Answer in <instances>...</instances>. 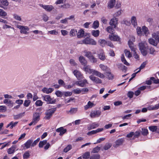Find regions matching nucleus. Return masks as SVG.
I'll return each instance as SVG.
<instances>
[{
  "mask_svg": "<svg viewBox=\"0 0 159 159\" xmlns=\"http://www.w3.org/2000/svg\"><path fill=\"white\" fill-rule=\"evenodd\" d=\"M83 69L86 73H88L89 74H92L101 79H104L105 78V76L103 74L101 73L98 71L96 70L91 69L90 66L89 65L84 66Z\"/></svg>",
  "mask_w": 159,
  "mask_h": 159,
  "instance_id": "obj_1",
  "label": "nucleus"
},
{
  "mask_svg": "<svg viewBox=\"0 0 159 159\" xmlns=\"http://www.w3.org/2000/svg\"><path fill=\"white\" fill-rule=\"evenodd\" d=\"M147 43L145 42L139 43V50L142 54L144 56H146L147 54Z\"/></svg>",
  "mask_w": 159,
  "mask_h": 159,
  "instance_id": "obj_2",
  "label": "nucleus"
},
{
  "mask_svg": "<svg viewBox=\"0 0 159 159\" xmlns=\"http://www.w3.org/2000/svg\"><path fill=\"white\" fill-rule=\"evenodd\" d=\"M84 52L85 53V56L88 58L91 62L95 63L97 62V59L93 55L91 52L85 50Z\"/></svg>",
  "mask_w": 159,
  "mask_h": 159,
  "instance_id": "obj_3",
  "label": "nucleus"
},
{
  "mask_svg": "<svg viewBox=\"0 0 159 159\" xmlns=\"http://www.w3.org/2000/svg\"><path fill=\"white\" fill-rule=\"evenodd\" d=\"M43 101H46L47 104H54L56 102V99L52 98L48 95H44L42 96Z\"/></svg>",
  "mask_w": 159,
  "mask_h": 159,
  "instance_id": "obj_4",
  "label": "nucleus"
},
{
  "mask_svg": "<svg viewBox=\"0 0 159 159\" xmlns=\"http://www.w3.org/2000/svg\"><path fill=\"white\" fill-rule=\"evenodd\" d=\"M56 107L52 108L47 110L45 112L46 116L45 118L47 119H49L56 111Z\"/></svg>",
  "mask_w": 159,
  "mask_h": 159,
  "instance_id": "obj_5",
  "label": "nucleus"
},
{
  "mask_svg": "<svg viewBox=\"0 0 159 159\" xmlns=\"http://www.w3.org/2000/svg\"><path fill=\"white\" fill-rule=\"evenodd\" d=\"M39 5L48 12H50L53 10L54 9V7L52 5H43L42 4H39Z\"/></svg>",
  "mask_w": 159,
  "mask_h": 159,
  "instance_id": "obj_6",
  "label": "nucleus"
},
{
  "mask_svg": "<svg viewBox=\"0 0 159 159\" xmlns=\"http://www.w3.org/2000/svg\"><path fill=\"white\" fill-rule=\"evenodd\" d=\"M16 27L18 28L20 30V32L21 33L25 34H28V32L27 31L29 30V29L27 26L17 25Z\"/></svg>",
  "mask_w": 159,
  "mask_h": 159,
  "instance_id": "obj_7",
  "label": "nucleus"
},
{
  "mask_svg": "<svg viewBox=\"0 0 159 159\" xmlns=\"http://www.w3.org/2000/svg\"><path fill=\"white\" fill-rule=\"evenodd\" d=\"M101 114V112L99 110H93L90 112V116L91 118L99 117Z\"/></svg>",
  "mask_w": 159,
  "mask_h": 159,
  "instance_id": "obj_8",
  "label": "nucleus"
},
{
  "mask_svg": "<svg viewBox=\"0 0 159 159\" xmlns=\"http://www.w3.org/2000/svg\"><path fill=\"white\" fill-rule=\"evenodd\" d=\"M82 43L85 44H91L95 45L96 44V42L93 39H90L89 38H86L84 39L82 41Z\"/></svg>",
  "mask_w": 159,
  "mask_h": 159,
  "instance_id": "obj_9",
  "label": "nucleus"
},
{
  "mask_svg": "<svg viewBox=\"0 0 159 159\" xmlns=\"http://www.w3.org/2000/svg\"><path fill=\"white\" fill-rule=\"evenodd\" d=\"M40 114L39 113L35 112L33 114L32 121L34 123L36 124L39 121L40 119Z\"/></svg>",
  "mask_w": 159,
  "mask_h": 159,
  "instance_id": "obj_10",
  "label": "nucleus"
},
{
  "mask_svg": "<svg viewBox=\"0 0 159 159\" xmlns=\"http://www.w3.org/2000/svg\"><path fill=\"white\" fill-rule=\"evenodd\" d=\"M89 78L92 81L95 82L96 84H100L102 83V81L101 79H99L98 78L94 76L93 75H90Z\"/></svg>",
  "mask_w": 159,
  "mask_h": 159,
  "instance_id": "obj_11",
  "label": "nucleus"
},
{
  "mask_svg": "<svg viewBox=\"0 0 159 159\" xmlns=\"http://www.w3.org/2000/svg\"><path fill=\"white\" fill-rule=\"evenodd\" d=\"M117 21L118 19L114 17L111 20L109 24L111 26H113L114 28H116L118 24Z\"/></svg>",
  "mask_w": 159,
  "mask_h": 159,
  "instance_id": "obj_12",
  "label": "nucleus"
},
{
  "mask_svg": "<svg viewBox=\"0 0 159 159\" xmlns=\"http://www.w3.org/2000/svg\"><path fill=\"white\" fill-rule=\"evenodd\" d=\"M73 73L78 80H80L83 78V75L79 70H74L73 72Z\"/></svg>",
  "mask_w": 159,
  "mask_h": 159,
  "instance_id": "obj_13",
  "label": "nucleus"
},
{
  "mask_svg": "<svg viewBox=\"0 0 159 159\" xmlns=\"http://www.w3.org/2000/svg\"><path fill=\"white\" fill-rule=\"evenodd\" d=\"M54 90V89L52 88H48L44 87L42 89V91L43 93L46 94H49L52 93Z\"/></svg>",
  "mask_w": 159,
  "mask_h": 159,
  "instance_id": "obj_14",
  "label": "nucleus"
},
{
  "mask_svg": "<svg viewBox=\"0 0 159 159\" xmlns=\"http://www.w3.org/2000/svg\"><path fill=\"white\" fill-rule=\"evenodd\" d=\"M98 57L99 59L100 60L104 61L106 59V56L105 53L103 50H101L100 51V53L98 54Z\"/></svg>",
  "mask_w": 159,
  "mask_h": 159,
  "instance_id": "obj_15",
  "label": "nucleus"
},
{
  "mask_svg": "<svg viewBox=\"0 0 159 159\" xmlns=\"http://www.w3.org/2000/svg\"><path fill=\"white\" fill-rule=\"evenodd\" d=\"M124 140L123 138L120 139L115 141V144L113 145L114 147H117L118 146L122 145L124 143Z\"/></svg>",
  "mask_w": 159,
  "mask_h": 159,
  "instance_id": "obj_16",
  "label": "nucleus"
},
{
  "mask_svg": "<svg viewBox=\"0 0 159 159\" xmlns=\"http://www.w3.org/2000/svg\"><path fill=\"white\" fill-rule=\"evenodd\" d=\"M79 60L82 65L85 66L87 65V61L85 58L83 56H80L79 57Z\"/></svg>",
  "mask_w": 159,
  "mask_h": 159,
  "instance_id": "obj_17",
  "label": "nucleus"
},
{
  "mask_svg": "<svg viewBox=\"0 0 159 159\" xmlns=\"http://www.w3.org/2000/svg\"><path fill=\"white\" fill-rule=\"evenodd\" d=\"M109 38L111 40L114 41H119L120 39L118 35H114L113 34L109 35Z\"/></svg>",
  "mask_w": 159,
  "mask_h": 159,
  "instance_id": "obj_18",
  "label": "nucleus"
},
{
  "mask_svg": "<svg viewBox=\"0 0 159 159\" xmlns=\"http://www.w3.org/2000/svg\"><path fill=\"white\" fill-rule=\"evenodd\" d=\"M16 146L15 145L12 146L10 148L7 150V152L9 154H13L15 151Z\"/></svg>",
  "mask_w": 159,
  "mask_h": 159,
  "instance_id": "obj_19",
  "label": "nucleus"
},
{
  "mask_svg": "<svg viewBox=\"0 0 159 159\" xmlns=\"http://www.w3.org/2000/svg\"><path fill=\"white\" fill-rule=\"evenodd\" d=\"M56 132H59V135L60 136H62L64 134L66 131V129H64L62 127H61L57 129L56 130Z\"/></svg>",
  "mask_w": 159,
  "mask_h": 159,
  "instance_id": "obj_20",
  "label": "nucleus"
},
{
  "mask_svg": "<svg viewBox=\"0 0 159 159\" xmlns=\"http://www.w3.org/2000/svg\"><path fill=\"white\" fill-rule=\"evenodd\" d=\"M3 103L4 104H8V106L10 107H11L13 106V102L12 101L8 99H5L3 101Z\"/></svg>",
  "mask_w": 159,
  "mask_h": 159,
  "instance_id": "obj_21",
  "label": "nucleus"
},
{
  "mask_svg": "<svg viewBox=\"0 0 159 159\" xmlns=\"http://www.w3.org/2000/svg\"><path fill=\"white\" fill-rule=\"evenodd\" d=\"M99 66L102 70L105 72H106L110 70L109 68L107 66L104 65L102 64H100Z\"/></svg>",
  "mask_w": 159,
  "mask_h": 159,
  "instance_id": "obj_22",
  "label": "nucleus"
},
{
  "mask_svg": "<svg viewBox=\"0 0 159 159\" xmlns=\"http://www.w3.org/2000/svg\"><path fill=\"white\" fill-rule=\"evenodd\" d=\"M33 142V140L32 139H29L27 142L24 144L25 147L26 149L29 148L31 146V144Z\"/></svg>",
  "mask_w": 159,
  "mask_h": 159,
  "instance_id": "obj_23",
  "label": "nucleus"
},
{
  "mask_svg": "<svg viewBox=\"0 0 159 159\" xmlns=\"http://www.w3.org/2000/svg\"><path fill=\"white\" fill-rule=\"evenodd\" d=\"M95 106V104L92 102L91 101H89L88 102L87 104L84 106V108L85 110H86L89 108H91L93 106Z\"/></svg>",
  "mask_w": 159,
  "mask_h": 159,
  "instance_id": "obj_24",
  "label": "nucleus"
},
{
  "mask_svg": "<svg viewBox=\"0 0 159 159\" xmlns=\"http://www.w3.org/2000/svg\"><path fill=\"white\" fill-rule=\"evenodd\" d=\"M8 5V2L7 0H0V7L4 8V6H7Z\"/></svg>",
  "mask_w": 159,
  "mask_h": 159,
  "instance_id": "obj_25",
  "label": "nucleus"
},
{
  "mask_svg": "<svg viewBox=\"0 0 159 159\" xmlns=\"http://www.w3.org/2000/svg\"><path fill=\"white\" fill-rule=\"evenodd\" d=\"M131 22L132 24L134 27L136 26L137 25V23L136 17L134 16H133L131 18Z\"/></svg>",
  "mask_w": 159,
  "mask_h": 159,
  "instance_id": "obj_26",
  "label": "nucleus"
},
{
  "mask_svg": "<svg viewBox=\"0 0 159 159\" xmlns=\"http://www.w3.org/2000/svg\"><path fill=\"white\" fill-rule=\"evenodd\" d=\"M88 84L86 80H84L82 81H79L77 83V84L80 87H83L85 85V84Z\"/></svg>",
  "mask_w": 159,
  "mask_h": 159,
  "instance_id": "obj_27",
  "label": "nucleus"
},
{
  "mask_svg": "<svg viewBox=\"0 0 159 159\" xmlns=\"http://www.w3.org/2000/svg\"><path fill=\"white\" fill-rule=\"evenodd\" d=\"M149 129L152 132L157 130V132L159 133V128L158 129L157 127L156 126H152L149 127Z\"/></svg>",
  "mask_w": 159,
  "mask_h": 159,
  "instance_id": "obj_28",
  "label": "nucleus"
},
{
  "mask_svg": "<svg viewBox=\"0 0 159 159\" xmlns=\"http://www.w3.org/2000/svg\"><path fill=\"white\" fill-rule=\"evenodd\" d=\"M142 34H143L146 36H147L149 32L148 28L145 26L142 27Z\"/></svg>",
  "mask_w": 159,
  "mask_h": 159,
  "instance_id": "obj_29",
  "label": "nucleus"
},
{
  "mask_svg": "<svg viewBox=\"0 0 159 159\" xmlns=\"http://www.w3.org/2000/svg\"><path fill=\"white\" fill-rule=\"evenodd\" d=\"M114 28H114L113 26L110 25V26H109L107 27L106 29V30L109 33L112 34L114 31Z\"/></svg>",
  "mask_w": 159,
  "mask_h": 159,
  "instance_id": "obj_30",
  "label": "nucleus"
},
{
  "mask_svg": "<svg viewBox=\"0 0 159 159\" xmlns=\"http://www.w3.org/2000/svg\"><path fill=\"white\" fill-rule=\"evenodd\" d=\"M84 32L82 29L80 30L77 33V37L78 38H81L84 37Z\"/></svg>",
  "mask_w": 159,
  "mask_h": 159,
  "instance_id": "obj_31",
  "label": "nucleus"
},
{
  "mask_svg": "<svg viewBox=\"0 0 159 159\" xmlns=\"http://www.w3.org/2000/svg\"><path fill=\"white\" fill-rule=\"evenodd\" d=\"M25 112L20 113L18 115H14L13 117L14 119L15 120H17L22 118L23 116H24Z\"/></svg>",
  "mask_w": 159,
  "mask_h": 159,
  "instance_id": "obj_32",
  "label": "nucleus"
},
{
  "mask_svg": "<svg viewBox=\"0 0 159 159\" xmlns=\"http://www.w3.org/2000/svg\"><path fill=\"white\" fill-rule=\"evenodd\" d=\"M99 124L96 122L93 123L91 125H90V126L88 127L89 130L91 129L96 128V127L99 126Z\"/></svg>",
  "mask_w": 159,
  "mask_h": 159,
  "instance_id": "obj_33",
  "label": "nucleus"
},
{
  "mask_svg": "<svg viewBox=\"0 0 159 159\" xmlns=\"http://www.w3.org/2000/svg\"><path fill=\"white\" fill-rule=\"evenodd\" d=\"M115 0H110L108 4V7L110 8H112L115 4Z\"/></svg>",
  "mask_w": 159,
  "mask_h": 159,
  "instance_id": "obj_34",
  "label": "nucleus"
},
{
  "mask_svg": "<svg viewBox=\"0 0 159 159\" xmlns=\"http://www.w3.org/2000/svg\"><path fill=\"white\" fill-rule=\"evenodd\" d=\"M100 45L102 47H104L106 44L107 41L104 39H100L98 40Z\"/></svg>",
  "mask_w": 159,
  "mask_h": 159,
  "instance_id": "obj_35",
  "label": "nucleus"
},
{
  "mask_svg": "<svg viewBox=\"0 0 159 159\" xmlns=\"http://www.w3.org/2000/svg\"><path fill=\"white\" fill-rule=\"evenodd\" d=\"M110 71L106 72V75L109 80H112L113 78V75Z\"/></svg>",
  "mask_w": 159,
  "mask_h": 159,
  "instance_id": "obj_36",
  "label": "nucleus"
},
{
  "mask_svg": "<svg viewBox=\"0 0 159 159\" xmlns=\"http://www.w3.org/2000/svg\"><path fill=\"white\" fill-rule=\"evenodd\" d=\"M92 34L94 37H97L99 36V31L98 30H93L92 31Z\"/></svg>",
  "mask_w": 159,
  "mask_h": 159,
  "instance_id": "obj_37",
  "label": "nucleus"
},
{
  "mask_svg": "<svg viewBox=\"0 0 159 159\" xmlns=\"http://www.w3.org/2000/svg\"><path fill=\"white\" fill-rule=\"evenodd\" d=\"M100 149V147L97 146L93 149L91 152V153H98Z\"/></svg>",
  "mask_w": 159,
  "mask_h": 159,
  "instance_id": "obj_38",
  "label": "nucleus"
},
{
  "mask_svg": "<svg viewBox=\"0 0 159 159\" xmlns=\"http://www.w3.org/2000/svg\"><path fill=\"white\" fill-rule=\"evenodd\" d=\"M47 140H43L42 141H40L39 144V148H42L43 147V146L47 143Z\"/></svg>",
  "mask_w": 159,
  "mask_h": 159,
  "instance_id": "obj_39",
  "label": "nucleus"
},
{
  "mask_svg": "<svg viewBox=\"0 0 159 159\" xmlns=\"http://www.w3.org/2000/svg\"><path fill=\"white\" fill-rule=\"evenodd\" d=\"M121 60L126 65V66H129V64L128 63L125 58L124 55V54H122L121 57Z\"/></svg>",
  "mask_w": 159,
  "mask_h": 159,
  "instance_id": "obj_40",
  "label": "nucleus"
},
{
  "mask_svg": "<svg viewBox=\"0 0 159 159\" xmlns=\"http://www.w3.org/2000/svg\"><path fill=\"white\" fill-rule=\"evenodd\" d=\"M90 155V152H85L83 155L82 158L84 159H87L89 158Z\"/></svg>",
  "mask_w": 159,
  "mask_h": 159,
  "instance_id": "obj_41",
  "label": "nucleus"
},
{
  "mask_svg": "<svg viewBox=\"0 0 159 159\" xmlns=\"http://www.w3.org/2000/svg\"><path fill=\"white\" fill-rule=\"evenodd\" d=\"M100 156L98 154H93L90 157V159H100Z\"/></svg>",
  "mask_w": 159,
  "mask_h": 159,
  "instance_id": "obj_42",
  "label": "nucleus"
},
{
  "mask_svg": "<svg viewBox=\"0 0 159 159\" xmlns=\"http://www.w3.org/2000/svg\"><path fill=\"white\" fill-rule=\"evenodd\" d=\"M55 94L57 97H61L63 95V92L57 90L56 91Z\"/></svg>",
  "mask_w": 159,
  "mask_h": 159,
  "instance_id": "obj_43",
  "label": "nucleus"
},
{
  "mask_svg": "<svg viewBox=\"0 0 159 159\" xmlns=\"http://www.w3.org/2000/svg\"><path fill=\"white\" fill-rule=\"evenodd\" d=\"M78 109L77 108H72L70 109L69 111V112L71 114L75 113L77 111Z\"/></svg>",
  "mask_w": 159,
  "mask_h": 159,
  "instance_id": "obj_44",
  "label": "nucleus"
},
{
  "mask_svg": "<svg viewBox=\"0 0 159 159\" xmlns=\"http://www.w3.org/2000/svg\"><path fill=\"white\" fill-rule=\"evenodd\" d=\"M142 134L143 136H146L148 134V130L147 129H142Z\"/></svg>",
  "mask_w": 159,
  "mask_h": 159,
  "instance_id": "obj_45",
  "label": "nucleus"
},
{
  "mask_svg": "<svg viewBox=\"0 0 159 159\" xmlns=\"http://www.w3.org/2000/svg\"><path fill=\"white\" fill-rule=\"evenodd\" d=\"M77 33V31L76 30L74 29H72L70 32V36H75Z\"/></svg>",
  "mask_w": 159,
  "mask_h": 159,
  "instance_id": "obj_46",
  "label": "nucleus"
},
{
  "mask_svg": "<svg viewBox=\"0 0 159 159\" xmlns=\"http://www.w3.org/2000/svg\"><path fill=\"white\" fill-rule=\"evenodd\" d=\"M146 65V64L145 62H144L143 63L141 64V65L138 68H137V69H136L135 70L137 71L138 70H139L138 71H139L140 72L142 69H143L145 67Z\"/></svg>",
  "mask_w": 159,
  "mask_h": 159,
  "instance_id": "obj_47",
  "label": "nucleus"
},
{
  "mask_svg": "<svg viewBox=\"0 0 159 159\" xmlns=\"http://www.w3.org/2000/svg\"><path fill=\"white\" fill-rule=\"evenodd\" d=\"M111 146V144L110 143H107L103 147V149L105 150H107L109 149Z\"/></svg>",
  "mask_w": 159,
  "mask_h": 159,
  "instance_id": "obj_48",
  "label": "nucleus"
},
{
  "mask_svg": "<svg viewBox=\"0 0 159 159\" xmlns=\"http://www.w3.org/2000/svg\"><path fill=\"white\" fill-rule=\"evenodd\" d=\"M7 16V13L2 9V11L0 14V16L3 18H6L5 17Z\"/></svg>",
  "mask_w": 159,
  "mask_h": 159,
  "instance_id": "obj_49",
  "label": "nucleus"
},
{
  "mask_svg": "<svg viewBox=\"0 0 159 159\" xmlns=\"http://www.w3.org/2000/svg\"><path fill=\"white\" fill-rule=\"evenodd\" d=\"M99 25V23L98 21L97 20H96L93 22V27L94 29H96L98 27Z\"/></svg>",
  "mask_w": 159,
  "mask_h": 159,
  "instance_id": "obj_50",
  "label": "nucleus"
},
{
  "mask_svg": "<svg viewBox=\"0 0 159 159\" xmlns=\"http://www.w3.org/2000/svg\"><path fill=\"white\" fill-rule=\"evenodd\" d=\"M72 148V146L70 144L68 145L64 149V152H67L69 151Z\"/></svg>",
  "mask_w": 159,
  "mask_h": 159,
  "instance_id": "obj_51",
  "label": "nucleus"
},
{
  "mask_svg": "<svg viewBox=\"0 0 159 159\" xmlns=\"http://www.w3.org/2000/svg\"><path fill=\"white\" fill-rule=\"evenodd\" d=\"M149 43L152 45L156 46L157 44L155 42V41L152 38H150L148 40Z\"/></svg>",
  "mask_w": 159,
  "mask_h": 159,
  "instance_id": "obj_52",
  "label": "nucleus"
},
{
  "mask_svg": "<svg viewBox=\"0 0 159 159\" xmlns=\"http://www.w3.org/2000/svg\"><path fill=\"white\" fill-rule=\"evenodd\" d=\"M136 30L137 33L139 35H141L142 34V30L141 27H138Z\"/></svg>",
  "mask_w": 159,
  "mask_h": 159,
  "instance_id": "obj_53",
  "label": "nucleus"
},
{
  "mask_svg": "<svg viewBox=\"0 0 159 159\" xmlns=\"http://www.w3.org/2000/svg\"><path fill=\"white\" fill-rule=\"evenodd\" d=\"M124 52L125 56L128 57L130 58L132 57V55L129 51L125 50Z\"/></svg>",
  "mask_w": 159,
  "mask_h": 159,
  "instance_id": "obj_54",
  "label": "nucleus"
},
{
  "mask_svg": "<svg viewBox=\"0 0 159 159\" xmlns=\"http://www.w3.org/2000/svg\"><path fill=\"white\" fill-rule=\"evenodd\" d=\"M43 102L41 100H37L35 103V104L37 106H41L43 105Z\"/></svg>",
  "mask_w": 159,
  "mask_h": 159,
  "instance_id": "obj_55",
  "label": "nucleus"
},
{
  "mask_svg": "<svg viewBox=\"0 0 159 159\" xmlns=\"http://www.w3.org/2000/svg\"><path fill=\"white\" fill-rule=\"evenodd\" d=\"M150 80L152 81H153V83L154 84H158L159 83V79H156L154 77H151L150 78Z\"/></svg>",
  "mask_w": 159,
  "mask_h": 159,
  "instance_id": "obj_56",
  "label": "nucleus"
},
{
  "mask_svg": "<svg viewBox=\"0 0 159 159\" xmlns=\"http://www.w3.org/2000/svg\"><path fill=\"white\" fill-rule=\"evenodd\" d=\"M70 64L73 66H77V64L75 62V60L73 59H70Z\"/></svg>",
  "mask_w": 159,
  "mask_h": 159,
  "instance_id": "obj_57",
  "label": "nucleus"
},
{
  "mask_svg": "<svg viewBox=\"0 0 159 159\" xmlns=\"http://www.w3.org/2000/svg\"><path fill=\"white\" fill-rule=\"evenodd\" d=\"M30 156V152H26L24 154L23 157L24 159H27Z\"/></svg>",
  "mask_w": 159,
  "mask_h": 159,
  "instance_id": "obj_58",
  "label": "nucleus"
},
{
  "mask_svg": "<svg viewBox=\"0 0 159 159\" xmlns=\"http://www.w3.org/2000/svg\"><path fill=\"white\" fill-rule=\"evenodd\" d=\"M58 83L59 84L60 86H63L64 87L65 84V83L64 82V81L60 79L58 81Z\"/></svg>",
  "mask_w": 159,
  "mask_h": 159,
  "instance_id": "obj_59",
  "label": "nucleus"
},
{
  "mask_svg": "<svg viewBox=\"0 0 159 159\" xmlns=\"http://www.w3.org/2000/svg\"><path fill=\"white\" fill-rule=\"evenodd\" d=\"M7 110V107L5 106H0V112H5Z\"/></svg>",
  "mask_w": 159,
  "mask_h": 159,
  "instance_id": "obj_60",
  "label": "nucleus"
},
{
  "mask_svg": "<svg viewBox=\"0 0 159 159\" xmlns=\"http://www.w3.org/2000/svg\"><path fill=\"white\" fill-rule=\"evenodd\" d=\"M18 123V122L16 121L15 122H14L13 121H11V126L10 127V128L11 129H12L13 127H15L16 125Z\"/></svg>",
  "mask_w": 159,
  "mask_h": 159,
  "instance_id": "obj_61",
  "label": "nucleus"
},
{
  "mask_svg": "<svg viewBox=\"0 0 159 159\" xmlns=\"http://www.w3.org/2000/svg\"><path fill=\"white\" fill-rule=\"evenodd\" d=\"M48 33L51 34L57 35L58 34V32L55 30L48 31Z\"/></svg>",
  "mask_w": 159,
  "mask_h": 159,
  "instance_id": "obj_62",
  "label": "nucleus"
},
{
  "mask_svg": "<svg viewBox=\"0 0 159 159\" xmlns=\"http://www.w3.org/2000/svg\"><path fill=\"white\" fill-rule=\"evenodd\" d=\"M140 130L136 131L134 135V137L136 138H138L140 134Z\"/></svg>",
  "mask_w": 159,
  "mask_h": 159,
  "instance_id": "obj_63",
  "label": "nucleus"
},
{
  "mask_svg": "<svg viewBox=\"0 0 159 159\" xmlns=\"http://www.w3.org/2000/svg\"><path fill=\"white\" fill-rule=\"evenodd\" d=\"M30 103V100H25L24 103V105L26 107L29 106Z\"/></svg>",
  "mask_w": 159,
  "mask_h": 159,
  "instance_id": "obj_64",
  "label": "nucleus"
}]
</instances>
